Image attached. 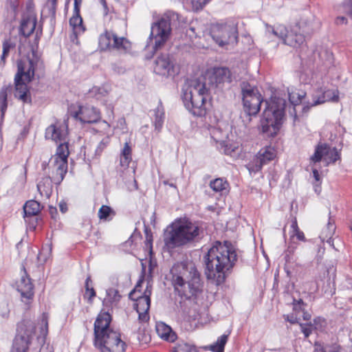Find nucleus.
<instances>
[{
  "instance_id": "e433bc0d",
  "label": "nucleus",
  "mask_w": 352,
  "mask_h": 352,
  "mask_svg": "<svg viewBox=\"0 0 352 352\" xmlns=\"http://www.w3.org/2000/svg\"><path fill=\"white\" fill-rule=\"evenodd\" d=\"M69 24L72 27L76 34H80L85 32V28L82 25V19L80 12H74L72 17L69 19Z\"/></svg>"
},
{
  "instance_id": "7ed1b4c3",
  "label": "nucleus",
  "mask_w": 352,
  "mask_h": 352,
  "mask_svg": "<svg viewBox=\"0 0 352 352\" xmlns=\"http://www.w3.org/2000/svg\"><path fill=\"white\" fill-rule=\"evenodd\" d=\"M108 312L100 314L94 322V345L100 352H124L125 342L119 332L110 327Z\"/></svg>"
},
{
  "instance_id": "f03ea898",
  "label": "nucleus",
  "mask_w": 352,
  "mask_h": 352,
  "mask_svg": "<svg viewBox=\"0 0 352 352\" xmlns=\"http://www.w3.org/2000/svg\"><path fill=\"white\" fill-rule=\"evenodd\" d=\"M172 283L178 294L186 299L197 297L202 291L200 274L192 262L175 263L170 270Z\"/></svg>"
},
{
  "instance_id": "3c124183",
  "label": "nucleus",
  "mask_w": 352,
  "mask_h": 352,
  "mask_svg": "<svg viewBox=\"0 0 352 352\" xmlns=\"http://www.w3.org/2000/svg\"><path fill=\"white\" fill-rule=\"evenodd\" d=\"M300 327L305 338H308L314 329L311 322L309 324H302L300 322Z\"/></svg>"
},
{
  "instance_id": "9b49d317",
  "label": "nucleus",
  "mask_w": 352,
  "mask_h": 352,
  "mask_svg": "<svg viewBox=\"0 0 352 352\" xmlns=\"http://www.w3.org/2000/svg\"><path fill=\"white\" fill-rule=\"evenodd\" d=\"M35 328V324L31 320H23L19 323L11 352H28Z\"/></svg>"
},
{
  "instance_id": "6e6d98bb",
  "label": "nucleus",
  "mask_w": 352,
  "mask_h": 352,
  "mask_svg": "<svg viewBox=\"0 0 352 352\" xmlns=\"http://www.w3.org/2000/svg\"><path fill=\"white\" fill-rule=\"evenodd\" d=\"M41 322L45 326V331H47L48 328V316L47 314H43Z\"/></svg>"
},
{
  "instance_id": "412c9836",
  "label": "nucleus",
  "mask_w": 352,
  "mask_h": 352,
  "mask_svg": "<svg viewBox=\"0 0 352 352\" xmlns=\"http://www.w3.org/2000/svg\"><path fill=\"white\" fill-rule=\"evenodd\" d=\"M192 100H183L186 107L195 116H204L206 113V101L208 98L193 94Z\"/></svg>"
},
{
  "instance_id": "a878e982",
  "label": "nucleus",
  "mask_w": 352,
  "mask_h": 352,
  "mask_svg": "<svg viewBox=\"0 0 352 352\" xmlns=\"http://www.w3.org/2000/svg\"><path fill=\"white\" fill-rule=\"evenodd\" d=\"M305 236L301 230H300L297 221L294 218L292 221L289 230V245L287 246V252H293L298 245V241H305Z\"/></svg>"
},
{
  "instance_id": "603ef678",
  "label": "nucleus",
  "mask_w": 352,
  "mask_h": 352,
  "mask_svg": "<svg viewBox=\"0 0 352 352\" xmlns=\"http://www.w3.org/2000/svg\"><path fill=\"white\" fill-rule=\"evenodd\" d=\"M322 352H342V349L340 345L333 344L325 346L322 349Z\"/></svg>"
},
{
  "instance_id": "37998d69",
  "label": "nucleus",
  "mask_w": 352,
  "mask_h": 352,
  "mask_svg": "<svg viewBox=\"0 0 352 352\" xmlns=\"http://www.w3.org/2000/svg\"><path fill=\"white\" fill-rule=\"evenodd\" d=\"M52 164L54 166L55 168H57L59 170V173L62 174L63 177L65 175L67 172V160H63L60 159H56L53 157Z\"/></svg>"
},
{
  "instance_id": "f257e3e1",
  "label": "nucleus",
  "mask_w": 352,
  "mask_h": 352,
  "mask_svg": "<svg viewBox=\"0 0 352 352\" xmlns=\"http://www.w3.org/2000/svg\"><path fill=\"white\" fill-rule=\"evenodd\" d=\"M206 258V276L215 280L217 285L224 282L227 274L232 269L237 260L236 251L232 243L216 241L210 248Z\"/></svg>"
},
{
  "instance_id": "680f3d73",
  "label": "nucleus",
  "mask_w": 352,
  "mask_h": 352,
  "mask_svg": "<svg viewBox=\"0 0 352 352\" xmlns=\"http://www.w3.org/2000/svg\"><path fill=\"white\" fill-rule=\"evenodd\" d=\"M59 208L60 210V211L63 212V213H65L67 212V204L65 202H60L59 204Z\"/></svg>"
},
{
  "instance_id": "4c0bfd02",
  "label": "nucleus",
  "mask_w": 352,
  "mask_h": 352,
  "mask_svg": "<svg viewBox=\"0 0 352 352\" xmlns=\"http://www.w3.org/2000/svg\"><path fill=\"white\" fill-rule=\"evenodd\" d=\"M135 168H131L127 170L126 174H128V177H126L124 176L123 179H124V183L126 187L127 190L131 192L138 189V184L135 178Z\"/></svg>"
},
{
  "instance_id": "5fc2aeb1",
  "label": "nucleus",
  "mask_w": 352,
  "mask_h": 352,
  "mask_svg": "<svg viewBox=\"0 0 352 352\" xmlns=\"http://www.w3.org/2000/svg\"><path fill=\"white\" fill-rule=\"evenodd\" d=\"M74 12L78 14L80 12V6L82 4V0H74Z\"/></svg>"
},
{
  "instance_id": "bf43d9fd",
  "label": "nucleus",
  "mask_w": 352,
  "mask_h": 352,
  "mask_svg": "<svg viewBox=\"0 0 352 352\" xmlns=\"http://www.w3.org/2000/svg\"><path fill=\"white\" fill-rule=\"evenodd\" d=\"M337 24H346L347 23V19L344 16H338L336 19Z\"/></svg>"
},
{
  "instance_id": "a19ab883",
  "label": "nucleus",
  "mask_w": 352,
  "mask_h": 352,
  "mask_svg": "<svg viewBox=\"0 0 352 352\" xmlns=\"http://www.w3.org/2000/svg\"><path fill=\"white\" fill-rule=\"evenodd\" d=\"M15 47V43L12 42L10 40H6L3 43V52L1 56V62L5 63L6 58L9 56L11 50Z\"/></svg>"
},
{
  "instance_id": "a18cd8bd",
  "label": "nucleus",
  "mask_w": 352,
  "mask_h": 352,
  "mask_svg": "<svg viewBox=\"0 0 352 352\" xmlns=\"http://www.w3.org/2000/svg\"><path fill=\"white\" fill-rule=\"evenodd\" d=\"M89 282H91L90 277H87L85 281V298H87L89 302H92V298L96 296V292L93 287H89Z\"/></svg>"
},
{
  "instance_id": "393cba45",
  "label": "nucleus",
  "mask_w": 352,
  "mask_h": 352,
  "mask_svg": "<svg viewBox=\"0 0 352 352\" xmlns=\"http://www.w3.org/2000/svg\"><path fill=\"white\" fill-rule=\"evenodd\" d=\"M36 25V16L32 11L28 10L23 14L20 25V32L25 39L33 33Z\"/></svg>"
},
{
  "instance_id": "58836bf2",
  "label": "nucleus",
  "mask_w": 352,
  "mask_h": 352,
  "mask_svg": "<svg viewBox=\"0 0 352 352\" xmlns=\"http://www.w3.org/2000/svg\"><path fill=\"white\" fill-rule=\"evenodd\" d=\"M63 142V143H60L58 146L56 154L53 157H55L56 159H61L63 160H67V157L69 155L68 144L65 140Z\"/></svg>"
},
{
  "instance_id": "69168bd1",
  "label": "nucleus",
  "mask_w": 352,
  "mask_h": 352,
  "mask_svg": "<svg viewBox=\"0 0 352 352\" xmlns=\"http://www.w3.org/2000/svg\"><path fill=\"white\" fill-rule=\"evenodd\" d=\"M219 132V131L217 129H214L212 132V138H214L217 142H223L222 140H218L217 138H216V135L217 133Z\"/></svg>"
},
{
  "instance_id": "b1692460",
  "label": "nucleus",
  "mask_w": 352,
  "mask_h": 352,
  "mask_svg": "<svg viewBox=\"0 0 352 352\" xmlns=\"http://www.w3.org/2000/svg\"><path fill=\"white\" fill-rule=\"evenodd\" d=\"M321 94L313 97V102L310 106L305 105L302 107V111L307 112L310 107L316 106L325 102H338L339 100V91L338 89H328L324 91H320Z\"/></svg>"
},
{
  "instance_id": "c756f323",
  "label": "nucleus",
  "mask_w": 352,
  "mask_h": 352,
  "mask_svg": "<svg viewBox=\"0 0 352 352\" xmlns=\"http://www.w3.org/2000/svg\"><path fill=\"white\" fill-rule=\"evenodd\" d=\"M132 161V147L129 142L124 144L120 153V165L124 170L129 169V164Z\"/></svg>"
},
{
  "instance_id": "4be33fe9",
  "label": "nucleus",
  "mask_w": 352,
  "mask_h": 352,
  "mask_svg": "<svg viewBox=\"0 0 352 352\" xmlns=\"http://www.w3.org/2000/svg\"><path fill=\"white\" fill-rule=\"evenodd\" d=\"M67 135V124L64 120L56 121L45 130V138L56 142L65 141Z\"/></svg>"
},
{
  "instance_id": "aec40b11",
  "label": "nucleus",
  "mask_w": 352,
  "mask_h": 352,
  "mask_svg": "<svg viewBox=\"0 0 352 352\" xmlns=\"http://www.w3.org/2000/svg\"><path fill=\"white\" fill-rule=\"evenodd\" d=\"M205 76L211 88L218 87L232 81L230 71L226 67L214 68L212 72Z\"/></svg>"
},
{
  "instance_id": "052dcab7",
  "label": "nucleus",
  "mask_w": 352,
  "mask_h": 352,
  "mask_svg": "<svg viewBox=\"0 0 352 352\" xmlns=\"http://www.w3.org/2000/svg\"><path fill=\"white\" fill-rule=\"evenodd\" d=\"M100 3L102 4V7H103V10H104V15H107L108 13H109V8H108V6H107V2L105 0H100Z\"/></svg>"
},
{
  "instance_id": "6ab92c4d",
  "label": "nucleus",
  "mask_w": 352,
  "mask_h": 352,
  "mask_svg": "<svg viewBox=\"0 0 352 352\" xmlns=\"http://www.w3.org/2000/svg\"><path fill=\"white\" fill-rule=\"evenodd\" d=\"M304 34H310L309 30H307L305 23H297L289 33L287 32V45L294 48L302 47L305 41Z\"/></svg>"
},
{
  "instance_id": "cd10ccee",
  "label": "nucleus",
  "mask_w": 352,
  "mask_h": 352,
  "mask_svg": "<svg viewBox=\"0 0 352 352\" xmlns=\"http://www.w3.org/2000/svg\"><path fill=\"white\" fill-rule=\"evenodd\" d=\"M121 298V295L118 289L109 288L106 291V296L102 300V305L107 309H113L117 307Z\"/></svg>"
},
{
  "instance_id": "0e129e2a",
  "label": "nucleus",
  "mask_w": 352,
  "mask_h": 352,
  "mask_svg": "<svg viewBox=\"0 0 352 352\" xmlns=\"http://www.w3.org/2000/svg\"><path fill=\"white\" fill-rule=\"evenodd\" d=\"M57 0H47V3L51 6L52 8L55 9L56 6Z\"/></svg>"
},
{
  "instance_id": "423d86ee",
  "label": "nucleus",
  "mask_w": 352,
  "mask_h": 352,
  "mask_svg": "<svg viewBox=\"0 0 352 352\" xmlns=\"http://www.w3.org/2000/svg\"><path fill=\"white\" fill-rule=\"evenodd\" d=\"M170 230L164 236V243L170 248L184 245L199 234V227L188 220H179L172 223Z\"/></svg>"
},
{
  "instance_id": "5701e85b",
  "label": "nucleus",
  "mask_w": 352,
  "mask_h": 352,
  "mask_svg": "<svg viewBox=\"0 0 352 352\" xmlns=\"http://www.w3.org/2000/svg\"><path fill=\"white\" fill-rule=\"evenodd\" d=\"M73 116L83 123H94L100 120V112L94 107L80 106Z\"/></svg>"
},
{
  "instance_id": "13d9d810",
  "label": "nucleus",
  "mask_w": 352,
  "mask_h": 352,
  "mask_svg": "<svg viewBox=\"0 0 352 352\" xmlns=\"http://www.w3.org/2000/svg\"><path fill=\"white\" fill-rule=\"evenodd\" d=\"M312 173H313V177H314L316 182H320V174H319L318 170L316 168H314L312 169Z\"/></svg>"
},
{
  "instance_id": "ddd939ff",
  "label": "nucleus",
  "mask_w": 352,
  "mask_h": 352,
  "mask_svg": "<svg viewBox=\"0 0 352 352\" xmlns=\"http://www.w3.org/2000/svg\"><path fill=\"white\" fill-rule=\"evenodd\" d=\"M290 300L292 311L287 314V321L291 323H300L301 320L309 321L311 319V314L307 311V305L300 298H296L294 296H287V304Z\"/></svg>"
},
{
  "instance_id": "f8f14e48",
  "label": "nucleus",
  "mask_w": 352,
  "mask_h": 352,
  "mask_svg": "<svg viewBox=\"0 0 352 352\" xmlns=\"http://www.w3.org/2000/svg\"><path fill=\"white\" fill-rule=\"evenodd\" d=\"M340 153L336 147H331L327 144H318L314 153L311 156V162L316 164L322 160L328 166L329 164L335 163L340 160Z\"/></svg>"
},
{
  "instance_id": "bb28decb",
  "label": "nucleus",
  "mask_w": 352,
  "mask_h": 352,
  "mask_svg": "<svg viewBox=\"0 0 352 352\" xmlns=\"http://www.w3.org/2000/svg\"><path fill=\"white\" fill-rule=\"evenodd\" d=\"M306 96V92L304 91H292L289 93L287 91V98L289 100L290 103L294 106L292 110H289L290 115L293 117L294 122L296 123L297 120H298V118L297 116L298 109L296 107H298L303 98H305Z\"/></svg>"
},
{
  "instance_id": "4d7b16f0",
  "label": "nucleus",
  "mask_w": 352,
  "mask_h": 352,
  "mask_svg": "<svg viewBox=\"0 0 352 352\" xmlns=\"http://www.w3.org/2000/svg\"><path fill=\"white\" fill-rule=\"evenodd\" d=\"M39 352H53V349L50 344H43L41 347Z\"/></svg>"
},
{
  "instance_id": "6e6552de",
  "label": "nucleus",
  "mask_w": 352,
  "mask_h": 352,
  "mask_svg": "<svg viewBox=\"0 0 352 352\" xmlns=\"http://www.w3.org/2000/svg\"><path fill=\"white\" fill-rule=\"evenodd\" d=\"M144 282L142 276L137 283L135 288L129 294V298L135 300V309L138 313V319L142 322L148 321L150 317L148 310L151 306V286L148 283L146 289L141 292L142 284Z\"/></svg>"
},
{
  "instance_id": "8fccbe9b",
  "label": "nucleus",
  "mask_w": 352,
  "mask_h": 352,
  "mask_svg": "<svg viewBox=\"0 0 352 352\" xmlns=\"http://www.w3.org/2000/svg\"><path fill=\"white\" fill-rule=\"evenodd\" d=\"M144 234H145V245L146 247L149 249L150 251L152 250V244H153V234L151 231V230L146 227H145L144 229Z\"/></svg>"
},
{
  "instance_id": "774afa93",
  "label": "nucleus",
  "mask_w": 352,
  "mask_h": 352,
  "mask_svg": "<svg viewBox=\"0 0 352 352\" xmlns=\"http://www.w3.org/2000/svg\"><path fill=\"white\" fill-rule=\"evenodd\" d=\"M314 190H315L316 192L319 194L320 192V186L316 184H314Z\"/></svg>"
},
{
  "instance_id": "2f4dec72",
  "label": "nucleus",
  "mask_w": 352,
  "mask_h": 352,
  "mask_svg": "<svg viewBox=\"0 0 352 352\" xmlns=\"http://www.w3.org/2000/svg\"><path fill=\"white\" fill-rule=\"evenodd\" d=\"M156 331L157 335L165 340L173 342L175 339V334L172 331L171 328L162 322L157 323Z\"/></svg>"
},
{
  "instance_id": "864d4df0",
  "label": "nucleus",
  "mask_w": 352,
  "mask_h": 352,
  "mask_svg": "<svg viewBox=\"0 0 352 352\" xmlns=\"http://www.w3.org/2000/svg\"><path fill=\"white\" fill-rule=\"evenodd\" d=\"M0 307L2 308V309L0 310V315L3 318L8 317V314H9V309L8 307V304L6 302H3L0 305Z\"/></svg>"
},
{
  "instance_id": "0eeeda50",
  "label": "nucleus",
  "mask_w": 352,
  "mask_h": 352,
  "mask_svg": "<svg viewBox=\"0 0 352 352\" xmlns=\"http://www.w3.org/2000/svg\"><path fill=\"white\" fill-rule=\"evenodd\" d=\"M175 15L173 12H167L152 24L146 47L151 46L153 51L155 52L164 46L170 38L172 31L170 20Z\"/></svg>"
},
{
  "instance_id": "39448f33",
  "label": "nucleus",
  "mask_w": 352,
  "mask_h": 352,
  "mask_svg": "<svg viewBox=\"0 0 352 352\" xmlns=\"http://www.w3.org/2000/svg\"><path fill=\"white\" fill-rule=\"evenodd\" d=\"M265 107L260 120L262 133L267 137H274L280 131L285 118L286 100L276 96L264 101Z\"/></svg>"
},
{
  "instance_id": "f3484780",
  "label": "nucleus",
  "mask_w": 352,
  "mask_h": 352,
  "mask_svg": "<svg viewBox=\"0 0 352 352\" xmlns=\"http://www.w3.org/2000/svg\"><path fill=\"white\" fill-rule=\"evenodd\" d=\"M99 47L101 50H107L111 47L117 50H126L129 47V42L124 37H118L113 32L106 31L99 37Z\"/></svg>"
},
{
  "instance_id": "09e8293b",
  "label": "nucleus",
  "mask_w": 352,
  "mask_h": 352,
  "mask_svg": "<svg viewBox=\"0 0 352 352\" xmlns=\"http://www.w3.org/2000/svg\"><path fill=\"white\" fill-rule=\"evenodd\" d=\"M52 173L50 178L53 179L54 183L59 184L64 179L62 174L59 173V170L54 168V166H51Z\"/></svg>"
},
{
  "instance_id": "dca6fc26",
  "label": "nucleus",
  "mask_w": 352,
  "mask_h": 352,
  "mask_svg": "<svg viewBox=\"0 0 352 352\" xmlns=\"http://www.w3.org/2000/svg\"><path fill=\"white\" fill-rule=\"evenodd\" d=\"M16 289L21 294V300L24 304V309H28L33 302L34 292V285L25 272L16 283Z\"/></svg>"
},
{
  "instance_id": "4468645a",
  "label": "nucleus",
  "mask_w": 352,
  "mask_h": 352,
  "mask_svg": "<svg viewBox=\"0 0 352 352\" xmlns=\"http://www.w3.org/2000/svg\"><path fill=\"white\" fill-rule=\"evenodd\" d=\"M211 87L206 76H201L190 80L186 88L183 89V100H192L193 94L209 98Z\"/></svg>"
},
{
  "instance_id": "f704fd0d",
  "label": "nucleus",
  "mask_w": 352,
  "mask_h": 352,
  "mask_svg": "<svg viewBox=\"0 0 352 352\" xmlns=\"http://www.w3.org/2000/svg\"><path fill=\"white\" fill-rule=\"evenodd\" d=\"M153 123L156 130L160 131L163 126V123L165 119V113L164 107L161 104H160L154 110H153Z\"/></svg>"
},
{
  "instance_id": "a211bd4d",
  "label": "nucleus",
  "mask_w": 352,
  "mask_h": 352,
  "mask_svg": "<svg viewBox=\"0 0 352 352\" xmlns=\"http://www.w3.org/2000/svg\"><path fill=\"white\" fill-rule=\"evenodd\" d=\"M276 157V152L274 148L271 146L261 148L257 155L254 157L253 160L250 162L246 166L249 171L258 172L262 166L274 160Z\"/></svg>"
},
{
  "instance_id": "72a5a7b5",
  "label": "nucleus",
  "mask_w": 352,
  "mask_h": 352,
  "mask_svg": "<svg viewBox=\"0 0 352 352\" xmlns=\"http://www.w3.org/2000/svg\"><path fill=\"white\" fill-rule=\"evenodd\" d=\"M210 187L214 192L223 195L228 192L229 184L223 178H217L210 181Z\"/></svg>"
},
{
  "instance_id": "9d476101",
  "label": "nucleus",
  "mask_w": 352,
  "mask_h": 352,
  "mask_svg": "<svg viewBox=\"0 0 352 352\" xmlns=\"http://www.w3.org/2000/svg\"><path fill=\"white\" fill-rule=\"evenodd\" d=\"M212 39L221 47L236 43L238 38L237 23L229 21L214 25L211 30Z\"/></svg>"
},
{
  "instance_id": "473e14b6",
  "label": "nucleus",
  "mask_w": 352,
  "mask_h": 352,
  "mask_svg": "<svg viewBox=\"0 0 352 352\" xmlns=\"http://www.w3.org/2000/svg\"><path fill=\"white\" fill-rule=\"evenodd\" d=\"M12 86L9 84L3 85L0 89V113L3 119L8 107V96L11 93Z\"/></svg>"
},
{
  "instance_id": "49530a36",
  "label": "nucleus",
  "mask_w": 352,
  "mask_h": 352,
  "mask_svg": "<svg viewBox=\"0 0 352 352\" xmlns=\"http://www.w3.org/2000/svg\"><path fill=\"white\" fill-rule=\"evenodd\" d=\"M113 213L112 209L107 206L103 205L98 210V217L101 220H107L111 214Z\"/></svg>"
},
{
  "instance_id": "1a4fd4ad",
  "label": "nucleus",
  "mask_w": 352,
  "mask_h": 352,
  "mask_svg": "<svg viewBox=\"0 0 352 352\" xmlns=\"http://www.w3.org/2000/svg\"><path fill=\"white\" fill-rule=\"evenodd\" d=\"M243 108L250 116H256L261 109L263 100V96L256 86L248 82L241 83Z\"/></svg>"
},
{
  "instance_id": "de8ad7c7",
  "label": "nucleus",
  "mask_w": 352,
  "mask_h": 352,
  "mask_svg": "<svg viewBox=\"0 0 352 352\" xmlns=\"http://www.w3.org/2000/svg\"><path fill=\"white\" fill-rule=\"evenodd\" d=\"M311 325L315 330L322 331L326 326V320L322 317H317L314 319Z\"/></svg>"
},
{
  "instance_id": "c9c22d12",
  "label": "nucleus",
  "mask_w": 352,
  "mask_h": 352,
  "mask_svg": "<svg viewBox=\"0 0 352 352\" xmlns=\"http://www.w3.org/2000/svg\"><path fill=\"white\" fill-rule=\"evenodd\" d=\"M40 203L35 200L28 201L24 206L23 211L25 216H35L41 211Z\"/></svg>"
},
{
  "instance_id": "79ce46f5",
  "label": "nucleus",
  "mask_w": 352,
  "mask_h": 352,
  "mask_svg": "<svg viewBox=\"0 0 352 352\" xmlns=\"http://www.w3.org/2000/svg\"><path fill=\"white\" fill-rule=\"evenodd\" d=\"M175 352H197L196 346L190 343L181 342L175 347Z\"/></svg>"
},
{
  "instance_id": "2eb2a0df",
  "label": "nucleus",
  "mask_w": 352,
  "mask_h": 352,
  "mask_svg": "<svg viewBox=\"0 0 352 352\" xmlns=\"http://www.w3.org/2000/svg\"><path fill=\"white\" fill-rule=\"evenodd\" d=\"M154 72L165 77H173L179 73V67L169 54H161L155 61Z\"/></svg>"
},
{
  "instance_id": "c85d7f7f",
  "label": "nucleus",
  "mask_w": 352,
  "mask_h": 352,
  "mask_svg": "<svg viewBox=\"0 0 352 352\" xmlns=\"http://www.w3.org/2000/svg\"><path fill=\"white\" fill-rule=\"evenodd\" d=\"M336 230L334 219L329 216L328 223L320 234V239L322 242L326 241L329 245L333 246L332 236Z\"/></svg>"
},
{
  "instance_id": "c03bdc74",
  "label": "nucleus",
  "mask_w": 352,
  "mask_h": 352,
  "mask_svg": "<svg viewBox=\"0 0 352 352\" xmlns=\"http://www.w3.org/2000/svg\"><path fill=\"white\" fill-rule=\"evenodd\" d=\"M109 89L108 87H94L91 89V93L94 95L97 99L105 96L108 94Z\"/></svg>"
},
{
  "instance_id": "7c9ffc66",
  "label": "nucleus",
  "mask_w": 352,
  "mask_h": 352,
  "mask_svg": "<svg viewBox=\"0 0 352 352\" xmlns=\"http://www.w3.org/2000/svg\"><path fill=\"white\" fill-rule=\"evenodd\" d=\"M53 179L50 177H45L37 184V190L40 193L41 196L45 197L46 199L50 198L52 192V183Z\"/></svg>"
},
{
  "instance_id": "ea45409f",
  "label": "nucleus",
  "mask_w": 352,
  "mask_h": 352,
  "mask_svg": "<svg viewBox=\"0 0 352 352\" xmlns=\"http://www.w3.org/2000/svg\"><path fill=\"white\" fill-rule=\"evenodd\" d=\"M228 341V336L222 335L220 336L217 342L210 346V349L213 352H223L224 346Z\"/></svg>"
},
{
  "instance_id": "20e7f679",
  "label": "nucleus",
  "mask_w": 352,
  "mask_h": 352,
  "mask_svg": "<svg viewBox=\"0 0 352 352\" xmlns=\"http://www.w3.org/2000/svg\"><path fill=\"white\" fill-rule=\"evenodd\" d=\"M40 56L32 47V56L22 58L17 62V72L14 76V96L23 102H30L31 96L28 84L34 76V70L41 65Z\"/></svg>"
},
{
  "instance_id": "e2e57ef3",
  "label": "nucleus",
  "mask_w": 352,
  "mask_h": 352,
  "mask_svg": "<svg viewBox=\"0 0 352 352\" xmlns=\"http://www.w3.org/2000/svg\"><path fill=\"white\" fill-rule=\"evenodd\" d=\"M347 13L352 18V0H350L347 4Z\"/></svg>"
},
{
  "instance_id": "338daca9",
  "label": "nucleus",
  "mask_w": 352,
  "mask_h": 352,
  "mask_svg": "<svg viewBox=\"0 0 352 352\" xmlns=\"http://www.w3.org/2000/svg\"><path fill=\"white\" fill-rule=\"evenodd\" d=\"M234 151V148L230 149V148H228V145H226V148L224 150V152H225L226 154L230 155Z\"/></svg>"
}]
</instances>
